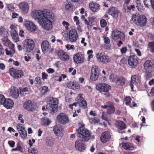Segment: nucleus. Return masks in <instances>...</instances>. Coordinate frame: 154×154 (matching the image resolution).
<instances>
[{"mask_svg":"<svg viewBox=\"0 0 154 154\" xmlns=\"http://www.w3.org/2000/svg\"><path fill=\"white\" fill-rule=\"evenodd\" d=\"M65 7L67 11H69L73 9V6L72 5V4L70 2H69L66 3Z\"/></svg>","mask_w":154,"mask_h":154,"instance_id":"nucleus-36","label":"nucleus"},{"mask_svg":"<svg viewBox=\"0 0 154 154\" xmlns=\"http://www.w3.org/2000/svg\"><path fill=\"white\" fill-rule=\"evenodd\" d=\"M92 53L93 51L92 50H89L88 51L87 53L88 54V56L87 60L88 61H90V59L93 57V55L92 54Z\"/></svg>","mask_w":154,"mask_h":154,"instance_id":"nucleus-53","label":"nucleus"},{"mask_svg":"<svg viewBox=\"0 0 154 154\" xmlns=\"http://www.w3.org/2000/svg\"><path fill=\"white\" fill-rule=\"evenodd\" d=\"M100 72L97 66H95L92 67L91 69V73L96 74V73H99Z\"/></svg>","mask_w":154,"mask_h":154,"instance_id":"nucleus-45","label":"nucleus"},{"mask_svg":"<svg viewBox=\"0 0 154 154\" xmlns=\"http://www.w3.org/2000/svg\"><path fill=\"white\" fill-rule=\"evenodd\" d=\"M74 62L76 63H80L84 61V55L80 53H77L73 57Z\"/></svg>","mask_w":154,"mask_h":154,"instance_id":"nucleus-23","label":"nucleus"},{"mask_svg":"<svg viewBox=\"0 0 154 154\" xmlns=\"http://www.w3.org/2000/svg\"><path fill=\"white\" fill-rule=\"evenodd\" d=\"M127 12H130L131 10H132V11L134 10L135 8V6L134 5H129L127 6Z\"/></svg>","mask_w":154,"mask_h":154,"instance_id":"nucleus-55","label":"nucleus"},{"mask_svg":"<svg viewBox=\"0 0 154 154\" xmlns=\"http://www.w3.org/2000/svg\"><path fill=\"white\" fill-rule=\"evenodd\" d=\"M111 137V133L110 131H105L102 133L100 137V140L103 143H105L110 140Z\"/></svg>","mask_w":154,"mask_h":154,"instance_id":"nucleus-18","label":"nucleus"},{"mask_svg":"<svg viewBox=\"0 0 154 154\" xmlns=\"http://www.w3.org/2000/svg\"><path fill=\"white\" fill-rule=\"evenodd\" d=\"M108 13L115 18L121 17L122 13L121 11L114 7L109 8L107 11Z\"/></svg>","mask_w":154,"mask_h":154,"instance_id":"nucleus-11","label":"nucleus"},{"mask_svg":"<svg viewBox=\"0 0 154 154\" xmlns=\"http://www.w3.org/2000/svg\"><path fill=\"white\" fill-rule=\"evenodd\" d=\"M57 54L60 59L62 61H66L69 59V55L62 50H59L57 51Z\"/></svg>","mask_w":154,"mask_h":154,"instance_id":"nucleus-16","label":"nucleus"},{"mask_svg":"<svg viewBox=\"0 0 154 154\" xmlns=\"http://www.w3.org/2000/svg\"><path fill=\"white\" fill-rule=\"evenodd\" d=\"M19 151L21 152H23V146L22 145V143L20 141H18L17 144V147L15 148L11 149L12 152L14 151Z\"/></svg>","mask_w":154,"mask_h":154,"instance_id":"nucleus-30","label":"nucleus"},{"mask_svg":"<svg viewBox=\"0 0 154 154\" xmlns=\"http://www.w3.org/2000/svg\"><path fill=\"white\" fill-rule=\"evenodd\" d=\"M115 110V108L114 106L109 108L107 109L106 112L108 115H110L113 114Z\"/></svg>","mask_w":154,"mask_h":154,"instance_id":"nucleus-41","label":"nucleus"},{"mask_svg":"<svg viewBox=\"0 0 154 154\" xmlns=\"http://www.w3.org/2000/svg\"><path fill=\"white\" fill-rule=\"evenodd\" d=\"M131 100V99L130 97L129 96L126 97L124 100L125 101V104L127 105L130 106V102Z\"/></svg>","mask_w":154,"mask_h":154,"instance_id":"nucleus-49","label":"nucleus"},{"mask_svg":"<svg viewBox=\"0 0 154 154\" xmlns=\"http://www.w3.org/2000/svg\"><path fill=\"white\" fill-rule=\"evenodd\" d=\"M120 32L117 30L113 31L112 33V39L114 40L118 39L119 37Z\"/></svg>","mask_w":154,"mask_h":154,"instance_id":"nucleus-33","label":"nucleus"},{"mask_svg":"<svg viewBox=\"0 0 154 154\" xmlns=\"http://www.w3.org/2000/svg\"><path fill=\"white\" fill-rule=\"evenodd\" d=\"M115 125L116 127L119 131H122L126 128V125L121 121H116Z\"/></svg>","mask_w":154,"mask_h":154,"instance_id":"nucleus-22","label":"nucleus"},{"mask_svg":"<svg viewBox=\"0 0 154 154\" xmlns=\"http://www.w3.org/2000/svg\"><path fill=\"white\" fill-rule=\"evenodd\" d=\"M132 19L135 23L141 27L145 26L146 23V18L143 15L138 16L133 14L132 16Z\"/></svg>","mask_w":154,"mask_h":154,"instance_id":"nucleus-6","label":"nucleus"},{"mask_svg":"<svg viewBox=\"0 0 154 154\" xmlns=\"http://www.w3.org/2000/svg\"><path fill=\"white\" fill-rule=\"evenodd\" d=\"M35 82H36V84H37L38 85H40L42 84V82L41 78L39 77H36L35 80Z\"/></svg>","mask_w":154,"mask_h":154,"instance_id":"nucleus-54","label":"nucleus"},{"mask_svg":"<svg viewBox=\"0 0 154 154\" xmlns=\"http://www.w3.org/2000/svg\"><path fill=\"white\" fill-rule=\"evenodd\" d=\"M83 95V94H79L77 97V102H75L72 104H69V107L70 109H72L73 108V106L76 107L77 104H78L79 106L82 109H85L87 107V103L84 98L82 97Z\"/></svg>","mask_w":154,"mask_h":154,"instance_id":"nucleus-5","label":"nucleus"},{"mask_svg":"<svg viewBox=\"0 0 154 154\" xmlns=\"http://www.w3.org/2000/svg\"><path fill=\"white\" fill-rule=\"evenodd\" d=\"M83 141L82 140H77L75 144L76 149L80 152L84 151L86 148V145Z\"/></svg>","mask_w":154,"mask_h":154,"instance_id":"nucleus-17","label":"nucleus"},{"mask_svg":"<svg viewBox=\"0 0 154 154\" xmlns=\"http://www.w3.org/2000/svg\"><path fill=\"white\" fill-rule=\"evenodd\" d=\"M41 47L42 51L45 53L49 51L51 46L48 41L44 40L42 42L41 44Z\"/></svg>","mask_w":154,"mask_h":154,"instance_id":"nucleus-20","label":"nucleus"},{"mask_svg":"<svg viewBox=\"0 0 154 154\" xmlns=\"http://www.w3.org/2000/svg\"><path fill=\"white\" fill-rule=\"evenodd\" d=\"M11 37L14 41L17 42L19 41V37L18 33L16 31H14L11 33Z\"/></svg>","mask_w":154,"mask_h":154,"instance_id":"nucleus-34","label":"nucleus"},{"mask_svg":"<svg viewBox=\"0 0 154 154\" xmlns=\"http://www.w3.org/2000/svg\"><path fill=\"white\" fill-rule=\"evenodd\" d=\"M7 8L8 10L11 11H14V10L15 9L13 5L11 4H9L8 5Z\"/></svg>","mask_w":154,"mask_h":154,"instance_id":"nucleus-58","label":"nucleus"},{"mask_svg":"<svg viewBox=\"0 0 154 154\" xmlns=\"http://www.w3.org/2000/svg\"><path fill=\"white\" fill-rule=\"evenodd\" d=\"M42 124L45 126H47L49 125L51 123L49 119L46 117H44L42 119Z\"/></svg>","mask_w":154,"mask_h":154,"instance_id":"nucleus-37","label":"nucleus"},{"mask_svg":"<svg viewBox=\"0 0 154 154\" xmlns=\"http://www.w3.org/2000/svg\"><path fill=\"white\" fill-rule=\"evenodd\" d=\"M68 36V40L71 42H75L78 38V35L77 31L74 29L70 30L67 35Z\"/></svg>","mask_w":154,"mask_h":154,"instance_id":"nucleus-12","label":"nucleus"},{"mask_svg":"<svg viewBox=\"0 0 154 154\" xmlns=\"http://www.w3.org/2000/svg\"><path fill=\"white\" fill-rule=\"evenodd\" d=\"M84 22L86 25L87 26V27L88 29H89L91 28V27L90 26V24L89 20H88L86 19H84Z\"/></svg>","mask_w":154,"mask_h":154,"instance_id":"nucleus-63","label":"nucleus"},{"mask_svg":"<svg viewBox=\"0 0 154 154\" xmlns=\"http://www.w3.org/2000/svg\"><path fill=\"white\" fill-rule=\"evenodd\" d=\"M77 135L82 141H87L90 139L91 133L88 130L81 126L77 129Z\"/></svg>","mask_w":154,"mask_h":154,"instance_id":"nucleus-2","label":"nucleus"},{"mask_svg":"<svg viewBox=\"0 0 154 154\" xmlns=\"http://www.w3.org/2000/svg\"><path fill=\"white\" fill-rule=\"evenodd\" d=\"M48 87L46 86H44L42 88V92L43 95L46 94L48 91Z\"/></svg>","mask_w":154,"mask_h":154,"instance_id":"nucleus-56","label":"nucleus"},{"mask_svg":"<svg viewBox=\"0 0 154 154\" xmlns=\"http://www.w3.org/2000/svg\"><path fill=\"white\" fill-rule=\"evenodd\" d=\"M128 49L126 47H122L120 50V52L122 54H125L128 51Z\"/></svg>","mask_w":154,"mask_h":154,"instance_id":"nucleus-62","label":"nucleus"},{"mask_svg":"<svg viewBox=\"0 0 154 154\" xmlns=\"http://www.w3.org/2000/svg\"><path fill=\"white\" fill-rule=\"evenodd\" d=\"M35 46V42L32 40L27 39L24 41L23 48L27 52H30Z\"/></svg>","mask_w":154,"mask_h":154,"instance_id":"nucleus-8","label":"nucleus"},{"mask_svg":"<svg viewBox=\"0 0 154 154\" xmlns=\"http://www.w3.org/2000/svg\"><path fill=\"white\" fill-rule=\"evenodd\" d=\"M8 46L9 48V49H10L11 50L15 51L14 48V44H12L11 42H10L9 43Z\"/></svg>","mask_w":154,"mask_h":154,"instance_id":"nucleus-64","label":"nucleus"},{"mask_svg":"<svg viewBox=\"0 0 154 154\" xmlns=\"http://www.w3.org/2000/svg\"><path fill=\"white\" fill-rule=\"evenodd\" d=\"M153 65V63L151 60H146L144 64V66L145 69H147L149 68L152 67Z\"/></svg>","mask_w":154,"mask_h":154,"instance_id":"nucleus-35","label":"nucleus"},{"mask_svg":"<svg viewBox=\"0 0 154 154\" xmlns=\"http://www.w3.org/2000/svg\"><path fill=\"white\" fill-rule=\"evenodd\" d=\"M23 107L25 109L30 112L34 111L37 108L36 104L30 100L26 101L23 104Z\"/></svg>","mask_w":154,"mask_h":154,"instance_id":"nucleus-9","label":"nucleus"},{"mask_svg":"<svg viewBox=\"0 0 154 154\" xmlns=\"http://www.w3.org/2000/svg\"><path fill=\"white\" fill-rule=\"evenodd\" d=\"M21 137L23 139H25L27 135V131L26 130H23L19 132Z\"/></svg>","mask_w":154,"mask_h":154,"instance_id":"nucleus-46","label":"nucleus"},{"mask_svg":"<svg viewBox=\"0 0 154 154\" xmlns=\"http://www.w3.org/2000/svg\"><path fill=\"white\" fill-rule=\"evenodd\" d=\"M89 120L94 123H98L100 122V120L97 117H94L93 118L89 119Z\"/></svg>","mask_w":154,"mask_h":154,"instance_id":"nucleus-59","label":"nucleus"},{"mask_svg":"<svg viewBox=\"0 0 154 154\" xmlns=\"http://www.w3.org/2000/svg\"><path fill=\"white\" fill-rule=\"evenodd\" d=\"M96 89L102 94L105 96L106 97L110 96L109 91L111 89V87L109 85L104 83H99L96 85Z\"/></svg>","mask_w":154,"mask_h":154,"instance_id":"nucleus-3","label":"nucleus"},{"mask_svg":"<svg viewBox=\"0 0 154 154\" xmlns=\"http://www.w3.org/2000/svg\"><path fill=\"white\" fill-rule=\"evenodd\" d=\"M9 146L11 148H13L15 146V142L13 140H9L8 142Z\"/></svg>","mask_w":154,"mask_h":154,"instance_id":"nucleus-60","label":"nucleus"},{"mask_svg":"<svg viewBox=\"0 0 154 154\" xmlns=\"http://www.w3.org/2000/svg\"><path fill=\"white\" fill-rule=\"evenodd\" d=\"M97 57L98 60L102 63H106L110 61L109 57L103 53H98L97 54Z\"/></svg>","mask_w":154,"mask_h":154,"instance_id":"nucleus-13","label":"nucleus"},{"mask_svg":"<svg viewBox=\"0 0 154 154\" xmlns=\"http://www.w3.org/2000/svg\"><path fill=\"white\" fill-rule=\"evenodd\" d=\"M29 154H39L38 149L36 148H31L28 149Z\"/></svg>","mask_w":154,"mask_h":154,"instance_id":"nucleus-38","label":"nucleus"},{"mask_svg":"<svg viewBox=\"0 0 154 154\" xmlns=\"http://www.w3.org/2000/svg\"><path fill=\"white\" fill-rule=\"evenodd\" d=\"M10 92L12 97L15 98H17L19 96L18 90L15 87L12 88Z\"/></svg>","mask_w":154,"mask_h":154,"instance_id":"nucleus-31","label":"nucleus"},{"mask_svg":"<svg viewBox=\"0 0 154 154\" xmlns=\"http://www.w3.org/2000/svg\"><path fill=\"white\" fill-rule=\"evenodd\" d=\"M99 73H96V74L91 73L90 79L91 80L96 81L97 79L98 78Z\"/></svg>","mask_w":154,"mask_h":154,"instance_id":"nucleus-44","label":"nucleus"},{"mask_svg":"<svg viewBox=\"0 0 154 154\" xmlns=\"http://www.w3.org/2000/svg\"><path fill=\"white\" fill-rule=\"evenodd\" d=\"M100 6L99 5L95 3L91 2L89 4V7L91 10L94 12H96L99 9Z\"/></svg>","mask_w":154,"mask_h":154,"instance_id":"nucleus-29","label":"nucleus"},{"mask_svg":"<svg viewBox=\"0 0 154 154\" xmlns=\"http://www.w3.org/2000/svg\"><path fill=\"white\" fill-rule=\"evenodd\" d=\"M5 51L6 54L7 55L11 57H12L13 54L15 52V51L11 50L10 49V50H8L7 48L5 49Z\"/></svg>","mask_w":154,"mask_h":154,"instance_id":"nucleus-40","label":"nucleus"},{"mask_svg":"<svg viewBox=\"0 0 154 154\" xmlns=\"http://www.w3.org/2000/svg\"><path fill=\"white\" fill-rule=\"evenodd\" d=\"M63 128L60 125L55 126L53 129V131L56 136L58 137H60L62 135Z\"/></svg>","mask_w":154,"mask_h":154,"instance_id":"nucleus-21","label":"nucleus"},{"mask_svg":"<svg viewBox=\"0 0 154 154\" xmlns=\"http://www.w3.org/2000/svg\"><path fill=\"white\" fill-rule=\"evenodd\" d=\"M62 24L65 27L66 29H68V26H69V24L68 22L64 21L62 22Z\"/></svg>","mask_w":154,"mask_h":154,"instance_id":"nucleus-61","label":"nucleus"},{"mask_svg":"<svg viewBox=\"0 0 154 154\" xmlns=\"http://www.w3.org/2000/svg\"><path fill=\"white\" fill-rule=\"evenodd\" d=\"M119 76L116 75H115L114 74H112L110 76L109 79L112 82H114L116 83Z\"/></svg>","mask_w":154,"mask_h":154,"instance_id":"nucleus-39","label":"nucleus"},{"mask_svg":"<svg viewBox=\"0 0 154 154\" xmlns=\"http://www.w3.org/2000/svg\"><path fill=\"white\" fill-rule=\"evenodd\" d=\"M128 65L131 68H135L138 64V61L137 57L135 55L131 56L128 60Z\"/></svg>","mask_w":154,"mask_h":154,"instance_id":"nucleus-15","label":"nucleus"},{"mask_svg":"<svg viewBox=\"0 0 154 154\" xmlns=\"http://www.w3.org/2000/svg\"><path fill=\"white\" fill-rule=\"evenodd\" d=\"M100 23L101 26L102 27H105L107 25L106 21L104 19H101L100 20Z\"/></svg>","mask_w":154,"mask_h":154,"instance_id":"nucleus-51","label":"nucleus"},{"mask_svg":"<svg viewBox=\"0 0 154 154\" xmlns=\"http://www.w3.org/2000/svg\"><path fill=\"white\" fill-rule=\"evenodd\" d=\"M149 48L152 52L154 53V42H149L148 44Z\"/></svg>","mask_w":154,"mask_h":154,"instance_id":"nucleus-50","label":"nucleus"},{"mask_svg":"<svg viewBox=\"0 0 154 154\" xmlns=\"http://www.w3.org/2000/svg\"><path fill=\"white\" fill-rule=\"evenodd\" d=\"M9 73L13 78L18 79L24 76L23 72L21 70L11 68L9 69Z\"/></svg>","mask_w":154,"mask_h":154,"instance_id":"nucleus-10","label":"nucleus"},{"mask_svg":"<svg viewBox=\"0 0 154 154\" xmlns=\"http://www.w3.org/2000/svg\"><path fill=\"white\" fill-rule=\"evenodd\" d=\"M67 86L73 89H78L80 88L79 85L75 81L70 82L67 84Z\"/></svg>","mask_w":154,"mask_h":154,"instance_id":"nucleus-28","label":"nucleus"},{"mask_svg":"<svg viewBox=\"0 0 154 154\" xmlns=\"http://www.w3.org/2000/svg\"><path fill=\"white\" fill-rule=\"evenodd\" d=\"M104 42L106 44H109L110 43V40L109 37H106L104 35L103 36Z\"/></svg>","mask_w":154,"mask_h":154,"instance_id":"nucleus-57","label":"nucleus"},{"mask_svg":"<svg viewBox=\"0 0 154 154\" xmlns=\"http://www.w3.org/2000/svg\"><path fill=\"white\" fill-rule=\"evenodd\" d=\"M8 34V32L3 27H2L0 28V36L5 37Z\"/></svg>","mask_w":154,"mask_h":154,"instance_id":"nucleus-42","label":"nucleus"},{"mask_svg":"<svg viewBox=\"0 0 154 154\" xmlns=\"http://www.w3.org/2000/svg\"><path fill=\"white\" fill-rule=\"evenodd\" d=\"M17 128L18 132L25 130V128L23 126V125L21 124H18L17 126Z\"/></svg>","mask_w":154,"mask_h":154,"instance_id":"nucleus-47","label":"nucleus"},{"mask_svg":"<svg viewBox=\"0 0 154 154\" xmlns=\"http://www.w3.org/2000/svg\"><path fill=\"white\" fill-rule=\"evenodd\" d=\"M48 16H46V17L45 20L43 21L42 20V22L39 24L42 26L45 29L49 30H50L52 28V22L51 20H53L54 18V14L51 13H48Z\"/></svg>","mask_w":154,"mask_h":154,"instance_id":"nucleus-4","label":"nucleus"},{"mask_svg":"<svg viewBox=\"0 0 154 154\" xmlns=\"http://www.w3.org/2000/svg\"><path fill=\"white\" fill-rule=\"evenodd\" d=\"M96 17L94 16H92L88 18V20L89 22L90 26L94 24L95 23V20Z\"/></svg>","mask_w":154,"mask_h":154,"instance_id":"nucleus-48","label":"nucleus"},{"mask_svg":"<svg viewBox=\"0 0 154 154\" xmlns=\"http://www.w3.org/2000/svg\"><path fill=\"white\" fill-rule=\"evenodd\" d=\"M52 12L50 11L49 10H47L46 11H42L40 10H34L32 12V16L35 20H37L39 23L40 22H42V20L43 21L45 20L46 16H48V13H51Z\"/></svg>","mask_w":154,"mask_h":154,"instance_id":"nucleus-1","label":"nucleus"},{"mask_svg":"<svg viewBox=\"0 0 154 154\" xmlns=\"http://www.w3.org/2000/svg\"><path fill=\"white\" fill-rule=\"evenodd\" d=\"M139 81V77L137 75H134L131 76V80L130 82V85L132 91H133V84L137 83Z\"/></svg>","mask_w":154,"mask_h":154,"instance_id":"nucleus-25","label":"nucleus"},{"mask_svg":"<svg viewBox=\"0 0 154 154\" xmlns=\"http://www.w3.org/2000/svg\"><path fill=\"white\" fill-rule=\"evenodd\" d=\"M58 103L57 99L53 97H51L48 101V107L50 109L53 113L56 112L58 110Z\"/></svg>","mask_w":154,"mask_h":154,"instance_id":"nucleus-7","label":"nucleus"},{"mask_svg":"<svg viewBox=\"0 0 154 154\" xmlns=\"http://www.w3.org/2000/svg\"><path fill=\"white\" fill-rule=\"evenodd\" d=\"M46 145L50 147L52 146L54 144V140L53 139H47L46 142Z\"/></svg>","mask_w":154,"mask_h":154,"instance_id":"nucleus-43","label":"nucleus"},{"mask_svg":"<svg viewBox=\"0 0 154 154\" xmlns=\"http://www.w3.org/2000/svg\"><path fill=\"white\" fill-rule=\"evenodd\" d=\"M126 79L123 76H119L116 83L118 85L123 86L125 85Z\"/></svg>","mask_w":154,"mask_h":154,"instance_id":"nucleus-32","label":"nucleus"},{"mask_svg":"<svg viewBox=\"0 0 154 154\" xmlns=\"http://www.w3.org/2000/svg\"><path fill=\"white\" fill-rule=\"evenodd\" d=\"M20 11L23 13H27L29 10V5L28 3L23 2L20 4L19 6Z\"/></svg>","mask_w":154,"mask_h":154,"instance_id":"nucleus-24","label":"nucleus"},{"mask_svg":"<svg viewBox=\"0 0 154 154\" xmlns=\"http://www.w3.org/2000/svg\"><path fill=\"white\" fill-rule=\"evenodd\" d=\"M122 145L123 148L126 150H133L135 148L132 144L129 143H122Z\"/></svg>","mask_w":154,"mask_h":154,"instance_id":"nucleus-27","label":"nucleus"},{"mask_svg":"<svg viewBox=\"0 0 154 154\" xmlns=\"http://www.w3.org/2000/svg\"><path fill=\"white\" fill-rule=\"evenodd\" d=\"M6 98L2 94H0V105H3Z\"/></svg>","mask_w":154,"mask_h":154,"instance_id":"nucleus-52","label":"nucleus"},{"mask_svg":"<svg viewBox=\"0 0 154 154\" xmlns=\"http://www.w3.org/2000/svg\"><path fill=\"white\" fill-rule=\"evenodd\" d=\"M24 24L27 29L30 31L34 32L36 31L37 28L35 24L32 22L26 21Z\"/></svg>","mask_w":154,"mask_h":154,"instance_id":"nucleus-19","label":"nucleus"},{"mask_svg":"<svg viewBox=\"0 0 154 154\" xmlns=\"http://www.w3.org/2000/svg\"><path fill=\"white\" fill-rule=\"evenodd\" d=\"M14 105L13 101L10 99H6L4 104L3 106L7 109H11Z\"/></svg>","mask_w":154,"mask_h":154,"instance_id":"nucleus-26","label":"nucleus"},{"mask_svg":"<svg viewBox=\"0 0 154 154\" xmlns=\"http://www.w3.org/2000/svg\"><path fill=\"white\" fill-rule=\"evenodd\" d=\"M57 118L58 122L63 124H66L69 121V117L66 113H60L57 116Z\"/></svg>","mask_w":154,"mask_h":154,"instance_id":"nucleus-14","label":"nucleus"}]
</instances>
